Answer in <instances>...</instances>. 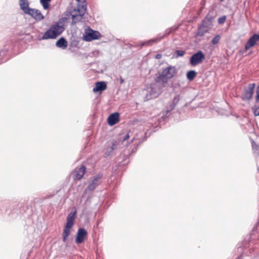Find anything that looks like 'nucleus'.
Returning <instances> with one entry per match:
<instances>
[{
  "mask_svg": "<svg viewBox=\"0 0 259 259\" xmlns=\"http://www.w3.org/2000/svg\"><path fill=\"white\" fill-rule=\"evenodd\" d=\"M29 2L27 0H19V5L20 9L26 14V12L31 9L29 7Z\"/></svg>",
  "mask_w": 259,
  "mask_h": 259,
  "instance_id": "17",
  "label": "nucleus"
},
{
  "mask_svg": "<svg viewBox=\"0 0 259 259\" xmlns=\"http://www.w3.org/2000/svg\"><path fill=\"white\" fill-rule=\"evenodd\" d=\"M175 54L176 55V57H182L185 54V51L184 50H178L176 51Z\"/></svg>",
  "mask_w": 259,
  "mask_h": 259,
  "instance_id": "26",
  "label": "nucleus"
},
{
  "mask_svg": "<svg viewBox=\"0 0 259 259\" xmlns=\"http://www.w3.org/2000/svg\"><path fill=\"white\" fill-rule=\"evenodd\" d=\"M87 236V231L82 228H79L77 232L75 242L79 244L82 243Z\"/></svg>",
  "mask_w": 259,
  "mask_h": 259,
  "instance_id": "8",
  "label": "nucleus"
},
{
  "mask_svg": "<svg viewBox=\"0 0 259 259\" xmlns=\"http://www.w3.org/2000/svg\"><path fill=\"white\" fill-rule=\"evenodd\" d=\"M226 19V16H223V17H220V18H219L218 22L220 24H223V23H224L225 22Z\"/></svg>",
  "mask_w": 259,
  "mask_h": 259,
  "instance_id": "28",
  "label": "nucleus"
},
{
  "mask_svg": "<svg viewBox=\"0 0 259 259\" xmlns=\"http://www.w3.org/2000/svg\"><path fill=\"white\" fill-rule=\"evenodd\" d=\"M157 40H158V39H152L149 40L148 41H147L142 43L141 45V46L143 47L144 46L152 45V44L153 43L156 42Z\"/></svg>",
  "mask_w": 259,
  "mask_h": 259,
  "instance_id": "23",
  "label": "nucleus"
},
{
  "mask_svg": "<svg viewBox=\"0 0 259 259\" xmlns=\"http://www.w3.org/2000/svg\"><path fill=\"white\" fill-rule=\"evenodd\" d=\"M130 137V135H129V132L126 133L123 137V139H122V141L124 142L125 141H126L127 139H128Z\"/></svg>",
  "mask_w": 259,
  "mask_h": 259,
  "instance_id": "31",
  "label": "nucleus"
},
{
  "mask_svg": "<svg viewBox=\"0 0 259 259\" xmlns=\"http://www.w3.org/2000/svg\"><path fill=\"white\" fill-rule=\"evenodd\" d=\"M107 89L106 83L104 81H99L96 83L95 87L93 89V92L95 93L102 92Z\"/></svg>",
  "mask_w": 259,
  "mask_h": 259,
  "instance_id": "15",
  "label": "nucleus"
},
{
  "mask_svg": "<svg viewBox=\"0 0 259 259\" xmlns=\"http://www.w3.org/2000/svg\"><path fill=\"white\" fill-rule=\"evenodd\" d=\"M81 8L83 10V12L80 13L79 11V14L76 15H72V24H76V23L80 21L82 18V16L84 15V11L86 10V5H83L81 6Z\"/></svg>",
  "mask_w": 259,
  "mask_h": 259,
  "instance_id": "14",
  "label": "nucleus"
},
{
  "mask_svg": "<svg viewBox=\"0 0 259 259\" xmlns=\"http://www.w3.org/2000/svg\"><path fill=\"white\" fill-rule=\"evenodd\" d=\"M164 37V36L161 37H160V39L157 38V39H158V40H157V41L158 40H159L160 39H162V38H163V37Z\"/></svg>",
  "mask_w": 259,
  "mask_h": 259,
  "instance_id": "38",
  "label": "nucleus"
},
{
  "mask_svg": "<svg viewBox=\"0 0 259 259\" xmlns=\"http://www.w3.org/2000/svg\"><path fill=\"white\" fill-rule=\"evenodd\" d=\"M177 27H172L169 28L167 29L168 30V31H169V32L171 33V32L175 31L177 30Z\"/></svg>",
  "mask_w": 259,
  "mask_h": 259,
  "instance_id": "32",
  "label": "nucleus"
},
{
  "mask_svg": "<svg viewBox=\"0 0 259 259\" xmlns=\"http://www.w3.org/2000/svg\"><path fill=\"white\" fill-rule=\"evenodd\" d=\"M213 17L207 15L205 18L202 20L201 25L209 29L212 26V22Z\"/></svg>",
  "mask_w": 259,
  "mask_h": 259,
  "instance_id": "16",
  "label": "nucleus"
},
{
  "mask_svg": "<svg viewBox=\"0 0 259 259\" xmlns=\"http://www.w3.org/2000/svg\"><path fill=\"white\" fill-rule=\"evenodd\" d=\"M179 96H176L173 100L172 104H175V105H176L178 103V102H179Z\"/></svg>",
  "mask_w": 259,
  "mask_h": 259,
  "instance_id": "30",
  "label": "nucleus"
},
{
  "mask_svg": "<svg viewBox=\"0 0 259 259\" xmlns=\"http://www.w3.org/2000/svg\"><path fill=\"white\" fill-rule=\"evenodd\" d=\"M161 57H162V55L160 54H157L155 56V58H156L157 59H161Z\"/></svg>",
  "mask_w": 259,
  "mask_h": 259,
  "instance_id": "33",
  "label": "nucleus"
},
{
  "mask_svg": "<svg viewBox=\"0 0 259 259\" xmlns=\"http://www.w3.org/2000/svg\"><path fill=\"white\" fill-rule=\"evenodd\" d=\"M115 143H116V142H115V143H113L112 146L111 147H109L108 150L105 153L106 156L109 155L114 150V149L115 148V147L116 146Z\"/></svg>",
  "mask_w": 259,
  "mask_h": 259,
  "instance_id": "24",
  "label": "nucleus"
},
{
  "mask_svg": "<svg viewBox=\"0 0 259 259\" xmlns=\"http://www.w3.org/2000/svg\"><path fill=\"white\" fill-rule=\"evenodd\" d=\"M259 40V34L255 33L252 35L245 45V49L246 50H248L250 48L256 45V42Z\"/></svg>",
  "mask_w": 259,
  "mask_h": 259,
  "instance_id": "9",
  "label": "nucleus"
},
{
  "mask_svg": "<svg viewBox=\"0 0 259 259\" xmlns=\"http://www.w3.org/2000/svg\"><path fill=\"white\" fill-rule=\"evenodd\" d=\"M85 33L83 37V39L87 41L98 39L101 37V34L99 31L92 29H89V31Z\"/></svg>",
  "mask_w": 259,
  "mask_h": 259,
  "instance_id": "5",
  "label": "nucleus"
},
{
  "mask_svg": "<svg viewBox=\"0 0 259 259\" xmlns=\"http://www.w3.org/2000/svg\"><path fill=\"white\" fill-rule=\"evenodd\" d=\"M53 195H54V194H53V195H48V196H47L46 197V199L49 198H50V197H52Z\"/></svg>",
  "mask_w": 259,
  "mask_h": 259,
  "instance_id": "36",
  "label": "nucleus"
},
{
  "mask_svg": "<svg viewBox=\"0 0 259 259\" xmlns=\"http://www.w3.org/2000/svg\"><path fill=\"white\" fill-rule=\"evenodd\" d=\"M197 73L194 70H190L187 72L186 74L187 78L190 80H193L194 78L196 76Z\"/></svg>",
  "mask_w": 259,
  "mask_h": 259,
  "instance_id": "21",
  "label": "nucleus"
},
{
  "mask_svg": "<svg viewBox=\"0 0 259 259\" xmlns=\"http://www.w3.org/2000/svg\"><path fill=\"white\" fill-rule=\"evenodd\" d=\"M56 45L57 47L64 49L67 47V41L64 38L61 37L57 40Z\"/></svg>",
  "mask_w": 259,
  "mask_h": 259,
  "instance_id": "19",
  "label": "nucleus"
},
{
  "mask_svg": "<svg viewBox=\"0 0 259 259\" xmlns=\"http://www.w3.org/2000/svg\"><path fill=\"white\" fill-rule=\"evenodd\" d=\"M145 101H148L156 98L160 93V90L156 83L152 84L147 89Z\"/></svg>",
  "mask_w": 259,
  "mask_h": 259,
  "instance_id": "3",
  "label": "nucleus"
},
{
  "mask_svg": "<svg viewBox=\"0 0 259 259\" xmlns=\"http://www.w3.org/2000/svg\"><path fill=\"white\" fill-rule=\"evenodd\" d=\"M72 227H70V226L65 225V228L62 233L63 241L64 242H66L67 237L69 235L70 233V229Z\"/></svg>",
  "mask_w": 259,
  "mask_h": 259,
  "instance_id": "20",
  "label": "nucleus"
},
{
  "mask_svg": "<svg viewBox=\"0 0 259 259\" xmlns=\"http://www.w3.org/2000/svg\"><path fill=\"white\" fill-rule=\"evenodd\" d=\"M256 93V96L255 97V101H256V102L257 103V102H259V83L257 87Z\"/></svg>",
  "mask_w": 259,
  "mask_h": 259,
  "instance_id": "27",
  "label": "nucleus"
},
{
  "mask_svg": "<svg viewBox=\"0 0 259 259\" xmlns=\"http://www.w3.org/2000/svg\"><path fill=\"white\" fill-rule=\"evenodd\" d=\"M221 36L220 35H216L211 40V42L213 45H216L217 44L219 41L220 40Z\"/></svg>",
  "mask_w": 259,
  "mask_h": 259,
  "instance_id": "25",
  "label": "nucleus"
},
{
  "mask_svg": "<svg viewBox=\"0 0 259 259\" xmlns=\"http://www.w3.org/2000/svg\"><path fill=\"white\" fill-rule=\"evenodd\" d=\"M170 33V32H169V31H168V30L167 29L165 30V32L164 34L163 35V36H167V35H169Z\"/></svg>",
  "mask_w": 259,
  "mask_h": 259,
  "instance_id": "34",
  "label": "nucleus"
},
{
  "mask_svg": "<svg viewBox=\"0 0 259 259\" xmlns=\"http://www.w3.org/2000/svg\"><path fill=\"white\" fill-rule=\"evenodd\" d=\"M120 83L122 84L124 82V80L122 78V77H120L119 78Z\"/></svg>",
  "mask_w": 259,
  "mask_h": 259,
  "instance_id": "35",
  "label": "nucleus"
},
{
  "mask_svg": "<svg viewBox=\"0 0 259 259\" xmlns=\"http://www.w3.org/2000/svg\"><path fill=\"white\" fill-rule=\"evenodd\" d=\"M66 18H62L52 25L42 36V39H55L60 35L65 30L64 24Z\"/></svg>",
  "mask_w": 259,
  "mask_h": 259,
  "instance_id": "1",
  "label": "nucleus"
},
{
  "mask_svg": "<svg viewBox=\"0 0 259 259\" xmlns=\"http://www.w3.org/2000/svg\"><path fill=\"white\" fill-rule=\"evenodd\" d=\"M255 86L254 83L248 84L247 89H245V93L242 96V100L249 101L252 98Z\"/></svg>",
  "mask_w": 259,
  "mask_h": 259,
  "instance_id": "7",
  "label": "nucleus"
},
{
  "mask_svg": "<svg viewBox=\"0 0 259 259\" xmlns=\"http://www.w3.org/2000/svg\"><path fill=\"white\" fill-rule=\"evenodd\" d=\"M209 31V29L203 27L202 25H200L197 29V32L196 33V36L202 37L205 35L206 33H207Z\"/></svg>",
  "mask_w": 259,
  "mask_h": 259,
  "instance_id": "18",
  "label": "nucleus"
},
{
  "mask_svg": "<svg viewBox=\"0 0 259 259\" xmlns=\"http://www.w3.org/2000/svg\"><path fill=\"white\" fill-rule=\"evenodd\" d=\"M205 58V57L203 52L199 51L190 57V64L193 66H195L201 63Z\"/></svg>",
  "mask_w": 259,
  "mask_h": 259,
  "instance_id": "4",
  "label": "nucleus"
},
{
  "mask_svg": "<svg viewBox=\"0 0 259 259\" xmlns=\"http://www.w3.org/2000/svg\"><path fill=\"white\" fill-rule=\"evenodd\" d=\"M76 210L75 209L74 211L70 212L67 217L66 226L72 227L74 223V220L76 218Z\"/></svg>",
  "mask_w": 259,
  "mask_h": 259,
  "instance_id": "13",
  "label": "nucleus"
},
{
  "mask_svg": "<svg viewBox=\"0 0 259 259\" xmlns=\"http://www.w3.org/2000/svg\"><path fill=\"white\" fill-rule=\"evenodd\" d=\"M102 176V175L100 174H98L92 181V183L88 185L87 189L89 191H92L94 190L100 184L99 180L101 178Z\"/></svg>",
  "mask_w": 259,
  "mask_h": 259,
  "instance_id": "12",
  "label": "nucleus"
},
{
  "mask_svg": "<svg viewBox=\"0 0 259 259\" xmlns=\"http://www.w3.org/2000/svg\"><path fill=\"white\" fill-rule=\"evenodd\" d=\"M164 37V36L161 37H160V39L157 38V39H158V40H157V41L158 40H159L160 39H162V38H163V37Z\"/></svg>",
  "mask_w": 259,
  "mask_h": 259,
  "instance_id": "39",
  "label": "nucleus"
},
{
  "mask_svg": "<svg viewBox=\"0 0 259 259\" xmlns=\"http://www.w3.org/2000/svg\"><path fill=\"white\" fill-rule=\"evenodd\" d=\"M119 114L115 112L110 114L107 119L109 125L112 126L117 123L119 121Z\"/></svg>",
  "mask_w": 259,
  "mask_h": 259,
  "instance_id": "11",
  "label": "nucleus"
},
{
  "mask_svg": "<svg viewBox=\"0 0 259 259\" xmlns=\"http://www.w3.org/2000/svg\"><path fill=\"white\" fill-rule=\"evenodd\" d=\"M178 73V70L176 66L168 65L163 69L161 72L159 74L156 78V82H162L163 84L166 83L168 80L175 77Z\"/></svg>",
  "mask_w": 259,
  "mask_h": 259,
  "instance_id": "2",
  "label": "nucleus"
},
{
  "mask_svg": "<svg viewBox=\"0 0 259 259\" xmlns=\"http://www.w3.org/2000/svg\"><path fill=\"white\" fill-rule=\"evenodd\" d=\"M86 170V167L81 165L79 168L75 169L73 173V178L74 180H80L83 176Z\"/></svg>",
  "mask_w": 259,
  "mask_h": 259,
  "instance_id": "10",
  "label": "nucleus"
},
{
  "mask_svg": "<svg viewBox=\"0 0 259 259\" xmlns=\"http://www.w3.org/2000/svg\"><path fill=\"white\" fill-rule=\"evenodd\" d=\"M176 105H175V104H171L169 106V109H167L166 111V114L168 113L169 112H170L171 110H172L175 107Z\"/></svg>",
  "mask_w": 259,
  "mask_h": 259,
  "instance_id": "29",
  "label": "nucleus"
},
{
  "mask_svg": "<svg viewBox=\"0 0 259 259\" xmlns=\"http://www.w3.org/2000/svg\"><path fill=\"white\" fill-rule=\"evenodd\" d=\"M26 14L30 15L36 21H39L44 19V17L41 13L37 9H30L26 13Z\"/></svg>",
  "mask_w": 259,
  "mask_h": 259,
  "instance_id": "6",
  "label": "nucleus"
},
{
  "mask_svg": "<svg viewBox=\"0 0 259 259\" xmlns=\"http://www.w3.org/2000/svg\"><path fill=\"white\" fill-rule=\"evenodd\" d=\"M236 259H243L241 256H238Z\"/></svg>",
  "mask_w": 259,
  "mask_h": 259,
  "instance_id": "37",
  "label": "nucleus"
},
{
  "mask_svg": "<svg viewBox=\"0 0 259 259\" xmlns=\"http://www.w3.org/2000/svg\"><path fill=\"white\" fill-rule=\"evenodd\" d=\"M164 37V36L161 37H160V39L157 38V39H158V40H157V41L158 40H159L160 39H162V38H163V37Z\"/></svg>",
  "mask_w": 259,
  "mask_h": 259,
  "instance_id": "40",
  "label": "nucleus"
},
{
  "mask_svg": "<svg viewBox=\"0 0 259 259\" xmlns=\"http://www.w3.org/2000/svg\"><path fill=\"white\" fill-rule=\"evenodd\" d=\"M51 0H40L44 9L47 10L49 8V2Z\"/></svg>",
  "mask_w": 259,
  "mask_h": 259,
  "instance_id": "22",
  "label": "nucleus"
}]
</instances>
